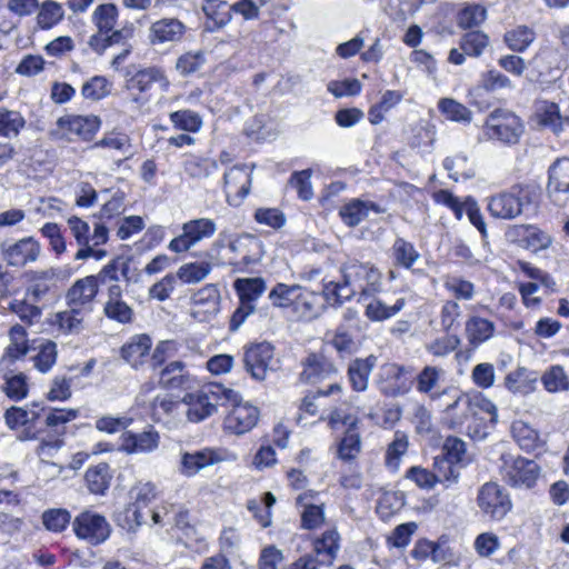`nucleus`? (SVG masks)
<instances>
[{
  "mask_svg": "<svg viewBox=\"0 0 569 569\" xmlns=\"http://www.w3.org/2000/svg\"><path fill=\"white\" fill-rule=\"evenodd\" d=\"M239 393L222 385H211L183 397L184 416L190 422H201L217 412L227 401H237Z\"/></svg>",
  "mask_w": 569,
  "mask_h": 569,
  "instance_id": "nucleus-1",
  "label": "nucleus"
},
{
  "mask_svg": "<svg viewBox=\"0 0 569 569\" xmlns=\"http://www.w3.org/2000/svg\"><path fill=\"white\" fill-rule=\"evenodd\" d=\"M153 86H159L162 91H167L170 86L167 76L160 68L147 67L137 71L127 70L124 81L126 101L131 111L139 112L149 103V92Z\"/></svg>",
  "mask_w": 569,
  "mask_h": 569,
  "instance_id": "nucleus-2",
  "label": "nucleus"
},
{
  "mask_svg": "<svg viewBox=\"0 0 569 569\" xmlns=\"http://www.w3.org/2000/svg\"><path fill=\"white\" fill-rule=\"evenodd\" d=\"M233 289L239 298V306L233 311L229 330L237 331L256 312V303L267 290L263 278H238L233 282Z\"/></svg>",
  "mask_w": 569,
  "mask_h": 569,
  "instance_id": "nucleus-3",
  "label": "nucleus"
},
{
  "mask_svg": "<svg viewBox=\"0 0 569 569\" xmlns=\"http://www.w3.org/2000/svg\"><path fill=\"white\" fill-rule=\"evenodd\" d=\"M100 127V120L94 116L64 114L56 120L49 130V137L59 141H89Z\"/></svg>",
  "mask_w": 569,
  "mask_h": 569,
  "instance_id": "nucleus-4",
  "label": "nucleus"
},
{
  "mask_svg": "<svg viewBox=\"0 0 569 569\" xmlns=\"http://www.w3.org/2000/svg\"><path fill=\"white\" fill-rule=\"evenodd\" d=\"M499 471L502 479L513 488H532L540 477L541 470L535 460L512 453L500 457Z\"/></svg>",
  "mask_w": 569,
  "mask_h": 569,
  "instance_id": "nucleus-5",
  "label": "nucleus"
},
{
  "mask_svg": "<svg viewBox=\"0 0 569 569\" xmlns=\"http://www.w3.org/2000/svg\"><path fill=\"white\" fill-rule=\"evenodd\" d=\"M486 134L506 144H516L523 133L525 126L513 112L503 109L492 111L485 123Z\"/></svg>",
  "mask_w": 569,
  "mask_h": 569,
  "instance_id": "nucleus-6",
  "label": "nucleus"
},
{
  "mask_svg": "<svg viewBox=\"0 0 569 569\" xmlns=\"http://www.w3.org/2000/svg\"><path fill=\"white\" fill-rule=\"evenodd\" d=\"M42 252L40 242L33 237L0 242V258L9 267L23 268L38 261Z\"/></svg>",
  "mask_w": 569,
  "mask_h": 569,
  "instance_id": "nucleus-7",
  "label": "nucleus"
},
{
  "mask_svg": "<svg viewBox=\"0 0 569 569\" xmlns=\"http://www.w3.org/2000/svg\"><path fill=\"white\" fill-rule=\"evenodd\" d=\"M217 231L216 222L210 218H197L181 226V233L174 237L168 244V249L174 253L189 251L199 242L210 239Z\"/></svg>",
  "mask_w": 569,
  "mask_h": 569,
  "instance_id": "nucleus-8",
  "label": "nucleus"
},
{
  "mask_svg": "<svg viewBox=\"0 0 569 569\" xmlns=\"http://www.w3.org/2000/svg\"><path fill=\"white\" fill-rule=\"evenodd\" d=\"M477 505L481 512L492 520H502L512 509L508 491L497 482H486L477 496Z\"/></svg>",
  "mask_w": 569,
  "mask_h": 569,
  "instance_id": "nucleus-9",
  "label": "nucleus"
},
{
  "mask_svg": "<svg viewBox=\"0 0 569 569\" xmlns=\"http://www.w3.org/2000/svg\"><path fill=\"white\" fill-rule=\"evenodd\" d=\"M72 528L79 539L93 546L104 542L111 533V526L106 517L91 510L78 515L72 522Z\"/></svg>",
  "mask_w": 569,
  "mask_h": 569,
  "instance_id": "nucleus-10",
  "label": "nucleus"
},
{
  "mask_svg": "<svg viewBox=\"0 0 569 569\" xmlns=\"http://www.w3.org/2000/svg\"><path fill=\"white\" fill-rule=\"evenodd\" d=\"M274 348L269 342L251 343L243 348L242 362L246 372L257 381H263L272 370Z\"/></svg>",
  "mask_w": 569,
  "mask_h": 569,
  "instance_id": "nucleus-11",
  "label": "nucleus"
},
{
  "mask_svg": "<svg viewBox=\"0 0 569 569\" xmlns=\"http://www.w3.org/2000/svg\"><path fill=\"white\" fill-rule=\"evenodd\" d=\"M232 408L224 418L223 427L233 435H243L250 431L258 422L259 410L257 407L241 401V396L237 401H227Z\"/></svg>",
  "mask_w": 569,
  "mask_h": 569,
  "instance_id": "nucleus-12",
  "label": "nucleus"
},
{
  "mask_svg": "<svg viewBox=\"0 0 569 569\" xmlns=\"http://www.w3.org/2000/svg\"><path fill=\"white\" fill-rule=\"evenodd\" d=\"M99 289L92 276L76 280L64 295L67 307H73L90 315Z\"/></svg>",
  "mask_w": 569,
  "mask_h": 569,
  "instance_id": "nucleus-13",
  "label": "nucleus"
},
{
  "mask_svg": "<svg viewBox=\"0 0 569 569\" xmlns=\"http://www.w3.org/2000/svg\"><path fill=\"white\" fill-rule=\"evenodd\" d=\"M38 303L32 302L27 296L24 298L13 297L8 288H4L0 295L1 308L7 312L16 315L28 327L37 323L42 316V310L37 306Z\"/></svg>",
  "mask_w": 569,
  "mask_h": 569,
  "instance_id": "nucleus-14",
  "label": "nucleus"
},
{
  "mask_svg": "<svg viewBox=\"0 0 569 569\" xmlns=\"http://www.w3.org/2000/svg\"><path fill=\"white\" fill-rule=\"evenodd\" d=\"M551 201L565 207L569 201V158L556 160L549 168V180L547 186Z\"/></svg>",
  "mask_w": 569,
  "mask_h": 569,
  "instance_id": "nucleus-15",
  "label": "nucleus"
},
{
  "mask_svg": "<svg viewBox=\"0 0 569 569\" xmlns=\"http://www.w3.org/2000/svg\"><path fill=\"white\" fill-rule=\"evenodd\" d=\"M159 445L160 435L150 426L141 432L124 431L119 449L127 455H147L156 451Z\"/></svg>",
  "mask_w": 569,
  "mask_h": 569,
  "instance_id": "nucleus-16",
  "label": "nucleus"
},
{
  "mask_svg": "<svg viewBox=\"0 0 569 569\" xmlns=\"http://www.w3.org/2000/svg\"><path fill=\"white\" fill-rule=\"evenodd\" d=\"M187 31L186 24L177 18H161L152 22L148 30V39L152 46L176 44Z\"/></svg>",
  "mask_w": 569,
  "mask_h": 569,
  "instance_id": "nucleus-17",
  "label": "nucleus"
},
{
  "mask_svg": "<svg viewBox=\"0 0 569 569\" xmlns=\"http://www.w3.org/2000/svg\"><path fill=\"white\" fill-rule=\"evenodd\" d=\"M151 412L156 422L168 429L177 428L184 417L183 399L178 401L169 395H158L152 401Z\"/></svg>",
  "mask_w": 569,
  "mask_h": 569,
  "instance_id": "nucleus-18",
  "label": "nucleus"
},
{
  "mask_svg": "<svg viewBox=\"0 0 569 569\" xmlns=\"http://www.w3.org/2000/svg\"><path fill=\"white\" fill-rule=\"evenodd\" d=\"M227 201L238 206L248 196L251 186V171L243 164L230 168L223 176Z\"/></svg>",
  "mask_w": 569,
  "mask_h": 569,
  "instance_id": "nucleus-19",
  "label": "nucleus"
},
{
  "mask_svg": "<svg viewBox=\"0 0 569 569\" xmlns=\"http://www.w3.org/2000/svg\"><path fill=\"white\" fill-rule=\"evenodd\" d=\"M67 223L79 248L86 247L91 241L93 246H101L109 239V230L102 223H96L92 233H90L89 223L77 216L69 217Z\"/></svg>",
  "mask_w": 569,
  "mask_h": 569,
  "instance_id": "nucleus-20",
  "label": "nucleus"
},
{
  "mask_svg": "<svg viewBox=\"0 0 569 569\" xmlns=\"http://www.w3.org/2000/svg\"><path fill=\"white\" fill-rule=\"evenodd\" d=\"M107 299L103 303L104 316L119 323H130L133 318L132 308L122 299V288L119 283H111L107 288Z\"/></svg>",
  "mask_w": 569,
  "mask_h": 569,
  "instance_id": "nucleus-21",
  "label": "nucleus"
},
{
  "mask_svg": "<svg viewBox=\"0 0 569 569\" xmlns=\"http://www.w3.org/2000/svg\"><path fill=\"white\" fill-rule=\"evenodd\" d=\"M24 277L29 283L26 289V296L29 297L32 302H41L47 298L54 286L57 271L53 268L29 270L26 272Z\"/></svg>",
  "mask_w": 569,
  "mask_h": 569,
  "instance_id": "nucleus-22",
  "label": "nucleus"
},
{
  "mask_svg": "<svg viewBox=\"0 0 569 569\" xmlns=\"http://www.w3.org/2000/svg\"><path fill=\"white\" fill-rule=\"evenodd\" d=\"M323 308L325 305L319 293L299 286L290 311L299 320H312L322 312Z\"/></svg>",
  "mask_w": 569,
  "mask_h": 569,
  "instance_id": "nucleus-23",
  "label": "nucleus"
},
{
  "mask_svg": "<svg viewBox=\"0 0 569 569\" xmlns=\"http://www.w3.org/2000/svg\"><path fill=\"white\" fill-rule=\"evenodd\" d=\"M381 376L385 380L378 382L380 391L387 397H399L407 393L410 386L403 377L410 373V370L397 363H389L382 367Z\"/></svg>",
  "mask_w": 569,
  "mask_h": 569,
  "instance_id": "nucleus-24",
  "label": "nucleus"
},
{
  "mask_svg": "<svg viewBox=\"0 0 569 569\" xmlns=\"http://www.w3.org/2000/svg\"><path fill=\"white\" fill-rule=\"evenodd\" d=\"M151 338L146 333L132 336L120 350L122 359L134 369H139L150 358Z\"/></svg>",
  "mask_w": 569,
  "mask_h": 569,
  "instance_id": "nucleus-25",
  "label": "nucleus"
},
{
  "mask_svg": "<svg viewBox=\"0 0 569 569\" xmlns=\"http://www.w3.org/2000/svg\"><path fill=\"white\" fill-rule=\"evenodd\" d=\"M522 199L512 192H500L489 198L488 210L498 219L511 220L522 213Z\"/></svg>",
  "mask_w": 569,
  "mask_h": 569,
  "instance_id": "nucleus-26",
  "label": "nucleus"
},
{
  "mask_svg": "<svg viewBox=\"0 0 569 569\" xmlns=\"http://www.w3.org/2000/svg\"><path fill=\"white\" fill-rule=\"evenodd\" d=\"M88 313L73 307L58 311L51 316V326L61 335H79L84 329V319Z\"/></svg>",
  "mask_w": 569,
  "mask_h": 569,
  "instance_id": "nucleus-27",
  "label": "nucleus"
},
{
  "mask_svg": "<svg viewBox=\"0 0 569 569\" xmlns=\"http://www.w3.org/2000/svg\"><path fill=\"white\" fill-rule=\"evenodd\" d=\"M219 460L218 453L208 448L194 452H184L181 455L179 472L184 477H193L200 470L217 463Z\"/></svg>",
  "mask_w": 569,
  "mask_h": 569,
  "instance_id": "nucleus-28",
  "label": "nucleus"
},
{
  "mask_svg": "<svg viewBox=\"0 0 569 569\" xmlns=\"http://www.w3.org/2000/svg\"><path fill=\"white\" fill-rule=\"evenodd\" d=\"M133 26H127L119 30L102 34L94 33L89 38L88 46L98 54L103 53L108 48L116 46L123 47L133 38Z\"/></svg>",
  "mask_w": 569,
  "mask_h": 569,
  "instance_id": "nucleus-29",
  "label": "nucleus"
},
{
  "mask_svg": "<svg viewBox=\"0 0 569 569\" xmlns=\"http://www.w3.org/2000/svg\"><path fill=\"white\" fill-rule=\"evenodd\" d=\"M300 377L306 382L316 383L336 373V367L323 356L310 353L303 361Z\"/></svg>",
  "mask_w": 569,
  "mask_h": 569,
  "instance_id": "nucleus-30",
  "label": "nucleus"
},
{
  "mask_svg": "<svg viewBox=\"0 0 569 569\" xmlns=\"http://www.w3.org/2000/svg\"><path fill=\"white\" fill-rule=\"evenodd\" d=\"M261 243L260 241L251 236V234H243L234 240L230 241L228 248L231 252L237 253L239 256L238 260H230V264H250L252 262H256L259 260V250H260Z\"/></svg>",
  "mask_w": 569,
  "mask_h": 569,
  "instance_id": "nucleus-31",
  "label": "nucleus"
},
{
  "mask_svg": "<svg viewBox=\"0 0 569 569\" xmlns=\"http://www.w3.org/2000/svg\"><path fill=\"white\" fill-rule=\"evenodd\" d=\"M496 326L492 321L479 317L471 316L465 323V335L470 346L479 347L483 342L493 337Z\"/></svg>",
  "mask_w": 569,
  "mask_h": 569,
  "instance_id": "nucleus-32",
  "label": "nucleus"
},
{
  "mask_svg": "<svg viewBox=\"0 0 569 569\" xmlns=\"http://www.w3.org/2000/svg\"><path fill=\"white\" fill-rule=\"evenodd\" d=\"M377 357L370 355L362 359L357 358L350 362L348 367V377L351 387L356 391H365L369 385V377L372 369L376 367Z\"/></svg>",
  "mask_w": 569,
  "mask_h": 569,
  "instance_id": "nucleus-33",
  "label": "nucleus"
},
{
  "mask_svg": "<svg viewBox=\"0 0 569 569\" xmlns=\"http://www.w3.org/2000/svg\"><path fill=\"white\" fill-rule=\"evenodd\" d=\"M452 398V402L447 405L443 413L449 427L456 429L471 418V398L458 391Z\"/></svg>",
  "mask_w": 569,
  "mask_h": 569,
  "instance_id": "nucleus-34",
  "label": "nucleus"
},
{
  "mask_svg": "<svg viewBox=\"0 0 569 569\" xmlns=\"http://www.w3.org/2000/svg\"><path fill=\"white\" fill-rule=\"evenodd\" d=\"M403 297H398L392 303L373 298L366 305L365 315L371 321H385L398 315L406 306Z\"/></svg>",
  "mask_w": 569,
  "mask_h": 569,
  "instance_id": "nucleus-35",
  "label": "nucleus"
},
{
  "mask_svg": "<svg viewBox=\"0 0 569 569\" xmlns=\"http://www.w3.org/2000/svg\"><path fill=\"white\" fill-rule=\"evenodd\" d=\"M445 376V370L436 366H426L416 377V389L420 393L428 395L432 400L446 395L447 390L439 393L437 388Z\"/></svg>",
  "mask_w": 569,
  "mask_h": 569,
  "instance_id": "nucleus-36",
  "label": "nucleus"
},
{
  "mask_svg": "<svg viewBox=\"0 0 569 569\" xmlns=\"http://www.w3.org/2000/svg\"><path fill=\"white\" fill-rule=\"evenodd\" d=\"M370 210L376 213L385 212V210L375 202L353 199L340 209V216L346 224L355 227L368 217Z\"/></svg>",
  "mask_w": 569,
  "mask_h": 569,
  "instance_id": "nucleus-37",
  "label": "nucleus"
},
{
  "mask_svg": "<svg viewBox=\"0 0 569 569\" xmlns=\"http://www.w3.org/2000/svg\"><path fill=\"white\" fill-rule=\"evenodd\" d=\"M312 498V491L301 493L296 498V505L303 508L301 511V526L309 530L319 528L326 519L323 506L309 502V499Z\"/></svg>",
  "mask_w": 569,
  "mask_h": 569,
  "instance_id": "nucleus-38",
  "label": "nucleus"
},
{
  "mask_svg": "<svg viewBox=\"0 0 569 569\" xmlns=\"http://www.w3.org/2000/svg\"><path fill=\"white\" fill-rule=\"evenodd\" d=\"M409 448V438L405 431L397 430L392 440L388 443L385 453V465L392 471H398L402 457Z\"/></svg>",
  "mask_w": 569,
  "mask_h": 569,
  "instance_id": "nucleus-39",
  "label": "nucleus"
},
{
  "mask_svg": "<svg viewBox=\"0 0 569 569\" xmlns=\"http://www.w3.org/2000/svg\"><path fill=\"white\" fill-rule=\"evenodd\" d=\"M41 408L39 403L33 402L30 406L17 407L12 406L4 412L7 426L14 430L28 423H33L40 416Z\"/></svg>",
  "mask_w": 569,
  "mask_h": 569,
  "instance_id": "nucleus-40",
  "label": "nucleus"
},
{
  "mask_svg": "<svg viewBox=\"0 0 569 569\" xmlns=\"http://www.w3.org/2000/svg\"><path fill=\"white\" fill-rule=\"evenodd\" d=\"M159 382L166 388H184L190 382V375L182 361H172L161 370Z\"/></svg>",
  "mask_w": 569,
  "mask_h": 569,
  "instance_id": "nucleus-41",
  "label": "nucleus"
},
{
  "mask_svg": "<svg viewBox=\"0 0 569 569\" xmlns=\"http://www.w3.org/2000/svg\"><path fill=\"white\" fill-rule=\"evenodd\" d=\"M315 552L323 557L322 562L331 563L340 550V535L336 528L325 531L313 541Z\"/></svg>",
  "mask_w": 569,
  "mask_h": 569,
  "instance_id": "nucleus-42",
  "label": "nucleus"
},
{
  "mask_svg": "<svg viewBox=\"0 0 569 569\" xmlns=\"http://www.w3.org/2000/svg\"><path fill=\"white\" fill-rule=\"evenodd\" d=\"M511 435L519 447L525 451H533L542 443L539 432L522 420L513 421Z\"/></svg>",
  "mask_w": 569,
  "mask_h": 569,
  "instance_id": "nucleus-43",
  "label": "nucleus"
},
{
  "mask_svg": "<svg viewBox=\"0 0 569 569\" xmlns=\"http://www.w3.org/2000/svg\"><path fill=\"white\" fill-rule=\"evenodd\" d=\"M366 264L357 260H349L341 267L342 282L352 291V297L365 291Z\"/></svg>",
  "mask_w": 569,
  "mask_h": 569,
  "instance_id": "nucleus-44",
  "label": "nucleus"
},
{
  "mask_svg": "<svg viewBox=\"0 0 569 569\" xmlns=\"http://www.w3.org/2000/svg\"><path fill=\"white\" fill-rule=\"evenodd\" d=\"M320 420L327 421L329 427L336 429L338 426H348L355 428L358 422V417L352 412L351 406L343 401L330 409L325 415V411L320 413Z\"/></svg>",
  "mask_w": 569,
  "mask_h": 569,
  "instance_id": "nucleus-45",
  "label": "nucleus"
},
{
  "mask_svg": "<svg viewBox=\"0 0 569 569\" xmlns=\"http://www.w3.org/2000/svg\"><path fill=\"white\" fill-rule=\"evenodd\" d=\"M26 127V119L20 111L0 107V137L17 138Z\"/></svg>",
  "mask_w": 569,
  "mask_h": 569,
  "instance_id": "nucleus-46",
  "label": "nucleus"
},
{
  "mask_svg": "<svg viewBox=\"0 0 569 569\" xmlns=\"http://www.w3.org/2000/svg\"><path fill=\"white\" fill-rule=\"evenodd\" d=\"M539 124L550 128L555 133L562 131L563 116L559 106L550 101H541L536 112Z\"/></svg>",
  "mask_w": 569,
  "mask_h": 569,
  "instance_id": "nucleus-47",
  "label": "nucleus"
},
{
  "mask_svg": "<svg viewBox=\"0 0 569 569\" xmlns=\"http://www.w3.org/2000/svg\"><path fill=\"white\" fill-rule=\"evenodd\" d=\"M391 256L395 264L410 269L420 258L415 246L406 239L398 237L392 247Z\"/></svg>",
  "mask_w": 569,
  "mask_h": 569,
  "instance_id": "nucleus-48",
  "label": "nucleus"
},
{
  "mask_svg": "<svg viewBox=\"0 0 569 569\" xmlns=\"http://www.w3.org/2000/svg\"><path fill=\"white\" fill-rule=\"evenodd\" d=\"M147 510L139 508L137 505L129 502L122 511L116 515V522L119 527L128 532H137V530L146 522Z\"/></svg>",
  "mask_w": 569,
  "mask_h": 569,
  "instance_id": "nucleus-49",
  "label": "nucleus"
},
{
  "mask_svg": "<svg viewBox=\"0 0 569 569\" xmlns=\"http://www.w3.org/2000/svg\"><path fill=\"white\" fill-rule=\"evenodd\" d=\"M202 10L217 28L227 26L232 18V9L223 0H206L202 4Z\"/></svg>",
  "mask_w": 569,
  "mask_h": 569,
  "instance_id": "nucleus-50",
  "label": "nucleus"
},
{
  "mask_svg": "<svg viewBox=\"0 0 569 569\" xmlns=\"http://www.w3.org/2000/svg\"><path fill=\"white\" fill-rule=\"evenodd\" d=\"M438 109L450 121L470 123L472 120V112L452 98H441L438 101Z\"/></svg>",
  "mask_w": 569,
  "mask_h": 569,
  "instance_id": "nucleus-51",
  "label": "nucleus"
},
{
  "mask_svg": "<svg viewBox=\"0 0 569 569\" xmlns=\"http://www.w3.org/2000/svg\"><path fill=\"white\" fill-rule=\"evenodd\" d=\"M3 380L1 389L10 400L21 401L28 396L29 385L24 373L6 375Z\"/></svg>",
  "mask_w": 569,
  "mask_h": 569,
  "instance_id": "nucleus-52",
  "label": "nucleus"
},
{
  "mask_svg": "<svg viewBox=\"0 0 569 569\" xmlns=\"http://www.w3.org/2000/svg\"><path fill=\"white\" fill-rule=\"evenodd\" d=\"M443 168L448 171L449 178L458 181L460 178L469 179L475 176V170L469 162L467 154L460 152L443 160Z\"/></svg>",
  "mask_w": 569,
  "mask_h": 569,
  "instance_id": "nucleus-53",
  "label": "nucleus"
},
{
  "mask_svg": "<svg viewBox=\"0 0 569 569\" xmlns=\"http://www.w3.org/2000/svg\"><path fill=\"white\" fill-rule=\"evenodd\" d=\"M109 466L100 463L96 467L89 468L86 472V481L90 492L96 495H103L110 485Z\"/></svg>",
  "mask_w": 569,
  "mask_h": 569,
  "instance_id": "nucleus-54",
  "label": "nucleus"
},
{
  "mask_svg": "<svg viewBox=\"0 0 569 569\" xmlns=\"http://www.w3.org/2000/svg\"><path fill=\"white\" fill-rule=\"evenodd\" d=\"M118 10L112 3L100 4L92 14V21L97 27L96 33H109L114 28Z\"/></svg>",
  "mask_w": 569,
  "mask_h": 569,
  "instance_id": "nucleus-55",
  "label": "nucleus"
},
{
  "mask_svg": "<svg viewBox=\"0 0 569 569\" xmlns=\"http://www.w3.org/2000/svg\"><path fill=\"white\" fill-rule=\"evenodd\" d=\"M541 382L548 392H561L569 390V377L565 369L555 365L551 366L541 377Z\"/></svg>",
  "mask_w": 569,
  "mask_h": 569,
  "instance_id": "nucleus-56",
  "label": "nucleus"
},
{
  "mask_svg": "<svg viewBox=\"0 0 569 569\" xmlns=\"http://www.w3.org/2000/svg\"><path fill=\"white\" fill-rule=\"evenodd\" d=\"M212 266L210 262H190L182 264L177 271V279L184 283H198L206 279L211 272Z\"/></svg>",
  "mask_w": 569,
  "mask_h": 569,
  "instance_id": "nucleus-57",
  "label": "nucleus"
},
{
  "mask_svg": "<svg viewBox=\"0 0 569 569\" xmlns=\"http://www.w3.org/2000/svg\"><path fill=\"white\" fill-rule=\"evenodd\" d=\"M299 284L277 283L269 292L268 299L276 308L291 309Z\"/></svg>",
  "mask_w": 569,
  "mask_h": 569,
  "instance_id": "nucleus-58",
  "label": "nucleus"
},
{
  "mask_svg": "<svg viewBox=\"0 0 569 569\" xmlns=\"http://www.w3.org/2000/svg\"><path fill=\"white\" fill-rule=\"evenodd\" d=\"M10 343L7 348V353L10 358L18 359L27 355L28 333L24 325L16 323L9 330Z\"/></svg>",
  "mask_w": 569,
  "mask_h": 569,
  "instance_id": "nucleus-59",
  "label": "nucleus"
},
{
  "mask_svg": "<svg viewBox=\"0 0 569 569\" xmlns=\"http://www.w3.org/2000/svg\"><path fill=\"white\" fill-rule=\"evenodd\" d=\"M459 46L467 56L478 58L489 46V37L481 31L467 32L461 37Z\"/></svg>",
  "mask_w": 569,
  "mask_h": 569,
  "instance_id": "nucleus-60",
  "label": "nucleus"
},
{
  "mask_svg": "<svg viewBox=\"0 0 569 569\" xmlns=\"http://www.w3.org/2000/svg\"><path fill=\"white\" fill-rule=\"evenodd\" d=\"M63 16L64 10L62 6L56 1L48 0L40 6L37 22L41 29H50L59 23Z\"/></svg>",
  "mask_w": 569,
  "mask_h": 569,
  "instance_id": "nucleus-61",
  "label": "nucleus"
},
{
  "mask_svg": "<svg viewBox=\"0 0 569 569\" xmlns=\"http://www.w3.org/2000/svg\"><path fill=\"white\" fill-rule=\"evenodd\" d=\"M73 377L66 373H57L49 386L47 399L50 401H67L72 396Z\"/></svg>",
  "mask_w": 569,
  "mask_h": 569,
  "instance_id": "nucleus-62",
  "label": "nucleus"
},
{
  "mask_svg": "<svg viewBox=\"0 0 569 569\" xmlns=\"http://www.w3.org/2000/svg\"><path fill=\"white\" fill-rule=\"evenodd\" d=\"M112 83L103 76H94L82 84L81 94L84 99L98 101L111 92Z\"/></svg>",
  "mask_w": 569,
  "mask_h": 569,
  "instance_id": "nucleus-63",
  "label": "nucleus"
},
{
  "mask_svg": "<svg viewBox=\"0 0 569 569\" xmlns=\"http://www.w3.org/2000/svg\"><path fill=\"white\" fill-rule=\"evenodd\" d=\"M218 166L214 160L191 156L183 162L184 172L196 179L209 177L217 170Z\"/></svg>",
  "mask_w": 569,
  "mask_h": 569,
  "instance_id": "nucleus-64",
  "label": "nucleus"
}]
</instances>
